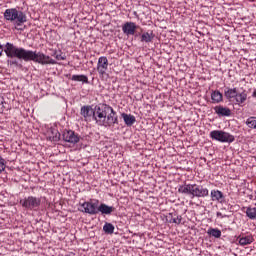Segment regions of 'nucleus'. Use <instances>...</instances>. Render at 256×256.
I'll use <instances>...</instances> for the list:
<instances>
[{"label": "nucleus", "mask_w": 256, "mask_h": 256, "mask_svg": "<svg viewBox=\"0 0 256 256\" xmlns=\"http://www.w3.org/2000/svg\"><path fill=\"white\" fill-rule=\"evenodd\" d=\"M211 99L213 103H222L223 94L219 90H214L211 93Z\"/></svg>", "instance_id": "nucleus-19"}, {"label": "nucleus", "mask_w": 256, "mask_h": 256, "mask_svg": "<svg viewBox=\"0 0 256 256\" xmlns=\"http://www.w3.org/2000/svg\"><path fill=\"white\" fill-rule=\"evenodd\" d=\"M253 241H255V239L253 238V236L249 235V236L241 237L239 239V244L244 247L245 245H251Z\"/></svg>", "instance_id": "nucleus-22"}, {"label": "nucleus", "mask_w": 256, "mask_h": 256, "mask_svg": "<svg viewBox=\"0 0 256 256\" xmlns=\"http://www.w3.org/2000/svg\"><path fill=\"white\" fill-rule=\"evenodd\" d=\"M47 135L50 139V141H61V133H59V130L55 128H50L47 131Z\"/></svg>", "instance_id": "nucleus-15"}, {"label": "nucleus", "mask_w": 256, "mask_h": 256, "mask_svg": "<svg viewBox=\"0 0 256 256\" xmlns=\"http://www.w3.org/2000/svg\"><path fill=\"white\" fill-rule=\"evenodd\" d=\"M5 167H7V165L5 164V159L0 156V173H3V171H5Z\"/></svg>", "instance_id": "nucleus-30"}, {"label": "nucleus", "mask_w": 256, "mask_h": 256, "mask_svg": "<svg viewBox=\"0 0 256 256\" xmlns=\"http://www.w3.org/2000/svg\"><path fill=\"white\" fill-rule=\"evenodd\" d=\"M246 125L249 129H256V117L251 116L246 120Z\"/></svg>", "instance_id": "nucleus-27"}, {"label": "nucleus", "mask_w": 256, "mask_h": 256, "mask_svg": "<svg viewBox=\"0 0 256 256\" xmlns=\"http://www.w3.org/2000/svg\"><path fill=\"white\" fill-rule=\"evenodd\" d=\"M217 217H220V219H223V214L221 212H217Z\"/></svg>", "instance_id": "nucleus-33"}, {"label": "nucleus", "mask_w": 256, "mask_h": 256, "mask_svg": "<svg viewBox=\"0 0 256 256\" xmlns=\"http://www.w3.org/2000/svg\"><path fill=\"white\" fill-rule=\"evenodd\" d=\"M207 233L210 235V237H214L215 239L221 238V230L218 228H209Z\"/></svg>", "instance_id": "nucleus-23"}, {"label": "nucleus", "mask_w": 256, "mask_h": 256, "mask_svg": "<svg viewBox=\"0 0 256 256\" xmlns=\"http://www.w3.org/2000/svg\"><path fill=\"white\" fill-rule=\"evenodd\" d=\"M103 231L105 233H107L108 235H113L114 231H115V226H113V224L111 223H106L104 226H103Z\"/></svg>", "instance_id": "nucleus-26"}, {"label": "nucleus", "mask_w": 256, "mask_h": 256, "mask_svg": "<svg viewBox=\"0 0 256 256\" xmlns=\"http://www.w3.org/2000/svg\"><path fill=\"white\" fill-rule=\"evenodd\" d=\"M234 101L236 102V105H239L240 107L245 105V101H247V90H242L241 92L238 90Z\"/></svg>", "instance_id": "nucleus-11"}, {"label": "nucleus", "mask_w": 256, "mask_h": 256, "mask_svg": "<svg viewBox=\"0 0 256 256\" xmlns=\"http://www.w3.org/2000/svg\"><path fill=\"white\" fill-rule=\"evenodd\" d=\"M65 256H75V254H69V255H65Z\"/></svg>", "instance_id": "nucleus-35"}, {"label": "nucleus", "mask_w": 256, "mask_h": 256, "mask_svg": "<svg viewBox=\"0 0 256 256\" xmlns=\"http://www.w3.org/2000/svg\"><path fill=\"white\" fill-rule=\"evenodd\" d=\"M80 114L82 115V117H85V119H87V117H94L95 110H93L91 106H83L81 108Z\"/></svg>", "instance_id": "nucleus-16"}, {"label": "nucleus", "mask_w": 256, "mask_h": 256, "mask_svg": "<svg viewBox=\"0 0 256 256\" xmlns=\"http://www.w3.org/2000/svg\"><path fill=\"white\" fill-rule=\"evenodd\" d=\"M5 54L10 59H23V61H34L40 65H46L45 54L42 52H33L24 48L14 46L13 43L7 42L5 45Z\"/></svg>", "instance_id": "nucleus-1"}, {"label": "nucleus", "mask_w": 256, "mask_h": 256, "mask_svg": "<svg viewBox=\"0 0 256 256\" xmlns=\"http://www.w3.org/2000/svg\"><path fill=\"white\" fill-rule=\"evenodd\" d=\"M20 203H22V207L25 209H29L30 211H37L41 205V198L29 196L28 198L21 200Z\"/></svg>", "instance_id": "nucleus-6"}, {"label": "nucleus", "mask_w": 256, "mask_h": 256, "mask_svg": "<svg viewBox=\"0 0 256 256\" xmlns=\"http://www.w3.org/2000/svg\"><path fill=\"white\" fill-rule=\"evenodd\" d=\"M138 29L139 26L135 24V22H125L122 25V31L124 35H127V37H129V35H135Z\"/></svg>", "instance_id": "nucleus-10"}, {"label": "nucleus", "mask_w": 256, "mask_h": 256, "mask_svg": "<svg viewBox=\"0 0 256 256\" xmlns=\"http://www.w3.org/2000/svg\"><path fill=\"white\" fill-rule=\"evenodd\" d=\"M214 111L218 117H231V109L227 107L219 105L214 107Z\"/></svg>", "instance_id": "nucleus-12"}, {"label": "nucleus", "mask_w": 256, "mask_h": 256, "mask_svg": "<svg viewBox=\"0 0 256 256\" xmlns=\"http://www.w3.org/2000/svg\"><path fill=\"white\" fill-rule=\"evenodd\" d=\"M246 217H249L250 219H256V208H246Z\"/></svg>", "instance_id": "nucleus-28"}, {"label": "nucleus", "mask_w": 256, "mask_h": 256, "mask_svg": "<svg viewBox=\"0 0 256 256\" xmlns=\"http://www.w3.org/2000/svg\"><path fill=\"white\" fill-rule=\"evenodd\" d=\"M178 193L182 195H191V199L209 197V189L199 184H184L178 188Z\"/></svg>", "instance_id": "nucleus-3"}, {"label": "nucleus", "mask_w": 256, "mask_h": 256, "mask_svg": "<svg viewBox=\"0 0 256 256\" xmlns=\"http://www.w3.org/2000/svg\"><path fill=\"white\" fill-rule=\"evenodd\" d=\"M93 119L96 121L97 125L102 127H111L119 123L117 112H115L113 107L107 104L95 106Z\"/></svg>", "instance_id": "nucleus-2"}, {"label": "nucleus", "mask_w": 256, "mask_h": 256, "mask_svg": "<svg viewBox=\"0 0 256 256\" xmlns=\"http://www.w3.org/2000/svg\"><path fill=\"white\" fill-rule=\"evenodd\" d=\"M153 39H155V34L153 33V31L144 32L141 35V42L142 43H153Z\"/></svg>", "instance_id": "nucleus-18"}, {"label": "nucleus", "mask_w": 256, "mask_h": 256, "mask_svg": "<svg viewBox=\"0 0 256 256\" xmlns=\"http://www.w3.org/2000/svg\"><path fill=\"white\" fill-rule=\"evenodd\" d=\"M3 51L5 53V46L3 48V45L0 44V57L3 55Z\"/></svg>", "instance_id": "nucleus-32"}, {"label": "nucleus", "mask_w": 256, "mask_h": 256, "mask_svg": "<svg viewBox=\"0 0 256 256\" xmlns=\"http://www.w3.org/2000/svg\"><path fill=\"white\" fill-rule=\"evenodd\" d=\"M115 211V207L108 206L107 204H98V213H102V215H111Z\"/></svg>", "instance_id": "nucleus-14"}, {"label": "nucleus", "mask_w": 256, "mask_h": 256, "mask_svg": "<svg viewBox=\"0 0 256 256\" xmlns=\"http://www.w3.org/2000/svg\"><path fill=\"white\" fill-rule=\"evenodd\" d=\"M62 139L66 143H71L72 145H77L81 141V136L75 133L73 130H64L62 134Z\"/></svg>", "instance_id": "nucleus-9"}, {"label": "nucleus", "mask_w": 256, "mask_h": 256, "mask_svg": "<svg viewBox=\"0 0 256 256\" xmlns=\"http://www.w3.org/2000/svg\"><path fill=\"white\" fill-rule=\"evenodd\" d=\"M81 207L84 209L82 210L83 213L97 215L99 213V200L84 202Z\"/></svg>", "instance_id": "nucleus-7"}, {"label": "nucleus", "mask_w": 256, "mask_h": 256, "mask_svg": "<svg viewBox=\"0 0 256 256\" xmlns=\"http://www.w3.org/2000/svg\"><path fill=\"white\" fill-rule=\"evenodd\" d=\"M44 61L46 65H57V61L52 59L50 56L44 54Z\"/></svg>", "instance_id": "nucleus-29"}, {"label": "nucleus", "mask_w": 256, "mask_h": 256, "mask_svg": "<svg viewBox=\"0 0 256 256\" xmlns=\"http://www.w3.org/2000/svg\"><path fill=\"white\" fill-rule=\"evenodd\" d=\"M211 199L212 201H218V203H223V199H225V196L223 195V192L219 190H212Z\"/></svg>", "instance_id": "nucleus-17"}, {"label": "nucleus", "mask_w": 256, "mask_h": 256, "mask_svg": "<svg viewBox=\"0 0 256 256\" xmlns=\"http://www.w3.org/2000/svg\"><path fill=\"white\" fill-rule=\"evenodd\" d=\"M122 118L124 119L125 125H127L128 127H131V125H133L135 123V121H137L135 116H133L131 114L123 113Z\"/></svg>", "instance_id": "nucleus-20"}, {"label": "nucleus", "mask_w": 256, "mask_h": 256, "mask_svg": "<svg viewBox=\"0 0 256 256\" xmlns=\"http://www.w3.org/2000/svg\"><path fill=\"white\" fill-rule=\"evenodd\" d=\"M210 137L214 141H219L220 143H233L235 141V136L225 132L223 130H213L210 132Z\"/></svg>", "instance_id": "nucleus-5"}, {"label": "nucleus", "mask_w": 256, "mask_h": 256, "mask_svg": "<svg viewBox=\"0 0 256 256\" xmlns=\"http://www.w3.org/2000/svg\"><path fill=\"white\" fill-rule=\"evenodd\" d=\"M252 97H253V99H256V89H254V91L252 93Z\"/></svg>", "instance_id": "nucleus-34"}, {"label": "nucleus", "mask_w": 256, "mask_h": 256, "mask_svg": "<svg viewBox=\"0 0 256 256\" xmlns=\"http://www.w3.org/2000/svg\"><path fill=\"white\" fill-rule=\"evenodd\" d=\"M171 220L170 223H175L176 225H181V221H183V217L181 215H176L173 213H170Z\"/></svg>", "instance_id": "nucleus-25"}, {"label": "nucleus", "mask_w": 256, "mask_h": 256, "mask_svg": "<svg viewBox=\"0 0 256 256\" xmlns=\"http://www.w3.org/2000/svg\"><path fill=\"white\" fill-rule=\"evenodd\" d=\"M70 79H71V81H77V82L86 83L87 85H89V78L83 74L72 75V77Z\"/></svg>", "instance_id": "nucleus-21"}, {"label": "nucleus", "mask_w": 256, "mask_h": 256, "mask_svg": "<svg viewBox=\"0 0 256 256\" xmlns=\"http://www.w3.org/2000/svg\"><path fill=\"white\" fill-rule=\"evenodd\" d=\"M108 70H109V59H107V56L100 57L97 63V71L100 79H103V77L107 75Z\"/></svg>", "instance_id": "nucleus-8"}, {"label": "nucleus", "mask_w": 256, "mask_h": 256, "mask_svg": "<svg viewBox=\"0 0 256 256\" xmlns=\"http://www.w3.org/2000/svg\"><path fill=\"white\" fill-rule=\"evenodd\" d=\"M4 19L13 23L15 27H21L23 23H27V15L23 11L17 10V8H8L4 12Z\"/></svg>", "instance_id": "nucleus-4"}, {"label": "nucleus", "mask_w": 256, "mask_h": 256, "mask_svg": "<svg viewBox=\"0 0 256 256\" xmlns=\"http://www.w3.org/2000/svg\"><path fill=\"white\" fill-rule=\"evenodd\" d=\"M52 57H55V59L57 61H65V59H67V56L65 54H63V52L61 50L57 51L54 50L53 54H51Z\"/></svg>", "instance_id": "nucleus-24"}, {"label": "nucleus", "mask_w": 256, "mask_h": 256, "mask_svg": "<svg viewBox=\"0 0 256 256\" xmlns=\"http://www.w3.org/2000/svg\"><path fill=\"white\" fill-rule=\"evenodd\" d=\"M5 111V101L3 97L0 96V113H3Z\"/></svg>", "instance_id": "nucleus-31"}, {"label": "nucleus", "mask_w": 256, "mask_h": 256, "mask_svg": "<svg viewBox=\"0 0 256 256\" xmlns=\"http://www.w3.org/2000/svg\"><path fill=\"white\" fill-rule=\"evenodd\" d=\"M237 91H239V89L226 87L224 89V97H226V99H228V101H231L232 99H234V101H235V99L237 97Z\"/></svg>", "instance_id": "nucleus-13"}]
</instances>
